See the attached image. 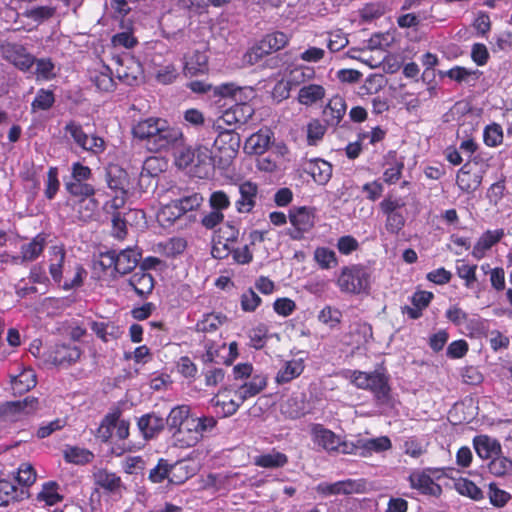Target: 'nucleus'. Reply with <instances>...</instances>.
Instances as JSON below:
<instances>
[{
	"instance_id": "obj_29",
	"label": "nucleus",
	"mask_w": 512,
	"mask_h": 512,
	"mask_svg": "<svg viewBox=\"0 0 512 512\" xmlns=\"http://www.w3.org/2000/svg\"><path fill=\"white\" fill-rule=\"evenodd\" d=\"M304 171L319 185H326L332 177V165L323 159H312L306 163Z\"/></svg>"
},
{
	"instance_id": "obj_42",
	"label": "nucleus",
	"mask_w": 512,
	"mask_h": 512,
	"mask_svg": "<svg viewBox=\"0 0 512 512\" xmlns=\"http://www.w3.org/2000/svg\"><path fill=\"white\" fill-rule=\"evenodd\" d=\"M37 384L36 374L32 368H24L18 375L13 376L11 385L14 393L23 394Z\"/></svg>"
},
{
	"instance_id": "obj_31",
	"label": "nucleus",
	"mask_w": 512,
	"mask_h": 512,
	"mask_svg": "<svg viewBox=\"0 0 512 512\" xmlns=\"http://www.w3.org/2000/svg\"><path fill=\"white\" fill-rule=\"evenodd\" d=\"M137 426L144 439L149 440L164 429V419L155 413H147L138 419Z\"/></svg>"
},
{
	"instance_id": "obj_61",
	"label": "nucleus",
	"mask_w": 512,
	"mask_h": 512,
	"mask_svg": "<svg viewBox=\"0 0 512 512\" xmlns=\"http://www.w3.org/2000/svg\"><path fill=\"white\" fill-rule=\"evenodd\" d=\"M488 470L497 477L507 475L512 471V460L499 454L490 460Z\"/></svg>"
},
{
	"instance_id": "obj_24",
	"label": "nucleus",
	"mask_w": 512,
	"mask_h": 512,
	"mask_svg": "<svg viewBox=\"0 0 512 512\" xmlns=\"http://www.w3.org/2000/svg\"><path fill=\"white\" fill-rule=\"evenodd\" d=\"M105 181L114 193L128 192V173L117 164H110L106 168Z\"/></svg>"
},
{
	"instance_id": "obj_56",
	"label": "nucleus",
	"mask_w": 512,
	"mask_h": 512,
	"mask_svg": "<svg viewBox=\"0 0 512 512\" xmlns=\"http://www.w3.org/2000/svg\"><path fill=\"white\" fill-rule=\"evenodd\" d=\"M55 103V95L52 90L41 88L37 91L34 100L31 103V110L36 111H47Z\"/></svg>"
},
{
	"instance_id": "obj_34",
	"label": "nucleus",
	"mask_w": 512,
	"mask_h": 512,
	"mask_svg": "<svg viewBox=\"0 0 512 512\" xmlns=\"http://www.w3.org/2000/svg\"><path fill=\"white\" fill-rule=\"evenodd\" d=\"M65 272L67 278L60 284L63 290L69 291L83 286L87 271L81 263L74 262L71 264L68 262Z\"/></svg>"
},
{
	"instance_id": "obj_54",
	"label": "nucleus",
	"mask_w": 512,
	"mask_h": 512,
	"mask_svg": "<svg viewBox=\"0 0 512 512\" xmlns=\"http://www.w3.org/2000/svg\"><path fill=\"white\" fill-rule=\"evenodd\" d=\"M269 328L264 323H259L248 332L249 346L260 350L264 348L268 340Z\"/></svg>"
},
{
	"instance_id": "obj_62",
	"label": "nucleus",
	"mask_w": 512,
	"mask_h": 512,
	"mask_svg": "<svg viewBox=\"0 0 512 512\" xmlns=\"http://www.w3.org/2000/svg\"><path fill=\"white\" fill-rule=\"evenodd\" d=\"M203 196L198 192H192L188 195H184L179 199H176L179 208H181V211L183 215H185L188 212L196 211L200 208V206L203 203Z\"/></svg>"
},
{
	"instance_id": "obj_35",
	"label": "nucleus",
	"mask_w": 512,
	"mask_h": 512,
	"mask_svg": "<svg viewBox=\"0 0 512 512\" xmlns=\"http://www.w3.org/2000/svg\"><path fill=\"white\" fill-rule=\"evenodd\" d=\"M63 500L64 496L60 493V485L53 480L44 482L36 495V501L44 503L46 506H54Z\"/></svg>"
},
{
	"instance_id": "obj_40",
	"label": "nucleus",
	"mask_w": 512,
	"mask_h": 512,
	"mask_svg": "<svg viewBox=\"0 0 512 512\" xmlns=\"http://www.w3.org/2000/svg\"><path fill=\"white\" fill-rule=\"evenodd\" d=\"M288 463V456L285 453L272 449L268 453H263L254 457V464L261 468L277 469L282 468Z\"/></svg>"
},
{
	"instance_id": "obj_33",
	"label": "nucleus",
	"mask_w": 512,
	"mask_h": 512,
	"mask_svg": "<svg viewBox=\"0 0 512 512\" xmlns=\"http://www.w3.org/2000/svg\"><path fill=\"white\" fill-rule=\"evenodd\" d=\"M503 236V229L485 231L474 245L472 256L477 260L482 259L486 252L497 244Z\"/></svg>"
},
{
	"instance_id": "obj_16",
	"label": "nucleus",
	"mask_w": 512,
	"mask_h": 512,
	"mask_svg": "<svg viewBox=\"0 0 512 512\" xmlns=\"http://www.w3.org/2000/svg\"><path fill=\"white\" fill-rule=\"evenodd\" d=\"M445 317L455 326L465 325L470 335L480 332L484 328L480 318H469V315L458 305L450 306L445 312Z\"/></svg>"
},
{
	"instance_id": "obj_13",
	"label": "nucleus",
	"mask_w": 512,
	"mask_h": 512,
	"mask_svg": "<svg viewBox=\"0 0 512 512\" xmlns=\"http://www.w3.org/2000/svg\"><path fill=\"white\" fill-rule=\"evenodd\" d=\"M142 257V250L137 247H127L117 252L113 249L115 271L117 276L131 273L138 265Z\"/></svg>"
},
{
	"instance_id": "obj_53",
	"label": "nucleus",
	"mask_w": 512,
	"mask_h": 512,
	"mask_svg": "<svg viewBox=\"0 0 512 512\" xmlns=\"http://www.w3.org/2000/svg\"><path fill=\"white\" fill-rule=\"evenodd\" d=\"M91 80L100 91L111 92L115 88L112 70L108 66H103L101 71L95 72Z\"/></svg>"
},
{
	"instance_id": "obj_10",
	"label": "nucleus",
	"mask_w": 512,
	"mask_h": 512,
	"mask_svg": "<svg viewBox=\"0 0 512 512\" xmlns=\"http://www.w3.org/2000/svg\"><path fill=\"white\" fill-rule=\"evenodd\" d=\"M253 115L254 108L251 104L247 102H236L222 113L217 121V128H222L220 122L229 127L246 124Z\"/></svg>"
},
{
	"instance_id": "obj_49",
	"label": "nucleus",
	"mask_w": 512,
	"mask_h": 512,
	"mask_svg": "<svg viewBox=\"0 0 512 512\" xmlns=\"http://www.w3.org/2000/svg\"><path fill=\"white\" fill-rule=\"evenodd\" d=\"M271 144V136L269 130H260L252 134L246 142V147L250 149L251 153L261 155Z\"/></svg>"
},
{
	"instance_id": "obj_55",
	"label": "nucleus",
	"mask_w": 512,
	"mask_h": 512,
	"mask_svg": "<svg viewBox=\"0 0 512 512\" xmlns=\"http://www.w3.org/2000/svg\"><path fill=\"white\" fill-rule=\"evenodd\" d=\"M314 260L321 269H331L338 265L335 252L327 247H317L314 251Z\"/></svg>"
},
{
	"instance_id": "obj_20",
	"label": "nucleus",
	"mask_w": 512,
	"mask_h": 512,
	"mask_svg": "<svg viewBox=\"0 0 512 512\" xmlns=\"http://www.w3.org/2000/svg\"><path fill=\"white\" fill-rule=\"evenodd\" d=\"M366 390L370 391L377 401L385 402L390 396L389 377L382 372L374 370L369 372Z\"/></svg>"
},
{
	"instance_id": "obj_15",
	"label": "nucleus",
	"mask_w": 512,
	"mask_h": 512,
	"mask_svg": "<svg viewBox=\"0 0 512 512\" xmlns=\"http://www.w3.org/2000/svg\"><path fill=\"white\" fill-rule=\"evenodd\" d=\"M239 198L235 201L236 211L240 214L251 213L256 206L258 185L244 181L238 185Z\"/></svg>"
},
{
	"instance_id": "obj_11",
	"label": "nucleus",
	"mask_w": 512,
	"mask_h": 512,
	"mask_svg": "<svg viewBox=\"0 0 512 512\" xmlns=\"http://www.w3.org/2000/svg\"><path fill=\"white\" fill-rule=\"evenodd\" d=\"M81 355L82 350L74 344H56L48 352L47 361L54 366L68 367L75 364Z\"/></svg>"
},
{
	"instance_id": "obj_4",
	"label": "nucleus",
	"mask_w": 512,
	"mask_h": 512,
	"mask_svg": "<svg viewBox=\"0 0 512 512\" xmlns=\"http://www.w3.org/2000/svg\"><path fill=\"white\" fill-rule=\"evenodd\" d=\"M240 147V135L233 129L221 131L213 143L214 167L227 169L235 159Z\"/></svg>"
},
{
	"instance_id": "obj_8",
	"label": "nucleus",
	"mask_w": 512,
	"mask_h": 512,
	"mask_svg": "<svg viewBox=\"0 0 512 512\" xmlns=\"http://www.w3.org/2000/svg\"><path fill=\"white\" fill-rule=\"evenodd\" d=\"M292 228L288 234L293 240H301L315 225V214L311 208L295 207L289 211Z\"/></svg>"
},
{
	"instance_id": "obj_26",
	"label": "nucleus",
	"mask_w": 512,
	"mask_h": 512,
	"mask_svg": "<svg viewBox=\"0 0 512 512\" xmlns=\"http://www.w3.org/2000/svg\"><path fill=\"white\" fill-rule=\"evenodd\" d=\"M473 447L481 459H492L502 453L500 442L488 435H477L473 439Z\"/></svg>"
},
{
	"instance_id": "obj_28",
	"label": "nucleus",
	"mask_w": 512,
	"mask_h": 512,
	"mask_svg": "<svg viewBox=\"0 0 512 512\" xmlns=\"http://www.w3.org/2000/svg\"><path fill=\"white\" fill-rule=\"evenodd\" d=\"M198 471L197 465L191 460H179L170 465L169 482L180 485L193 477Z\"/></svg>"
},
{
	"instance_id": "obj_2",
	"label": "nucleus",
	"mask_w": 512,
	"mask_h": 512,
	"mask_svg": "<svg viewBox=\"0 0 512 512\" xmlns=\"http://www.w3.org/2000/svg\"><path fill=\"white\" fill-rule=\"evenodd\" d=\"M135 138L145 141L150 152H161L182 141L183 133L177 127H172L167 120L158 117H149L138 121L132 127Z\"/></svg>"
},
{
	"instance_id": "obj_47",
	"label": "nucleus",
	"mask_w": 512,
	"mask_h": 512,
	"mask_svg": "<svg viewBox=\"0 0 512 512\" xmlns=\"http://www.w3.org/2000/svg\"><path fill=\"white\" fill-rule=\"evenodd\" d=\"M217 238L218 241L215 246L218 247V245H222V252H225L237 243L239 238V229L233 224L227 222L219 228Z\"/></svg>"
},
{
	"instance_id": "obj_25",
	"label": "nucleus",
	"mask_w": 512,
	"mask_h": 512,
	"mask_svg": "<svg viewBox=\"0 0 512 512\" xmlns=\"http://www.w3.org/2000/svg\"><path fill=\"white\" fill-rule=\"evenodd\" d=\"M128 286L131 287L140 298L146 299L154 289L155 280L149 272L138 270L128 279Z\"/></svg>"
},
{
	"instance_id": "obj_51",
	"label": "nucleus",
	"mask_w": 512,
	"mask_h": 512,
	"mask_svg": "<svg viewBox=\"0 0 512 512\" xmlns=\"http://www.w3.org/2000/svg\"><path fill=\"white\" fill-rule=\"evenodd\" d=\"M121 414V410L117 408L109 412L102 419L100 426L97 429V437L103 442H107L112 437L113 427L117 424V420L121 417Z\"/></svg>"
},
{
	"instance_id": "obj_60",
	"label": "nucleus",
	"mask_w": 512,
	"mask_h": 512,
	"mask_svg": "<svg viewBox=\"0 0 512 512\" xmlns=\"http://www.w3.org/2000/svg\"><path fill=\"white\" fill-rule=\"evenodd\" d=\"M315 76V70L312 67L298 66L292 69L288 76V84L291 86H299L306 81L311 80Z\"/></svg>"
},
{
	"instance_id": "obj_21",
	"label": "nucleus",
	"mask_w": 512,
	"mask_h": 512,
	"mask_svg": "<svg viewBox=\"0 0 512 512\" xmlns=\"http://www.w3.org/2000/svg\"><path fill=\"white\" fill-rule=\"evenodd\" d=\"M66 262V250L64 245H53L49 250V273L52 280L60 285L63 280V273Z\"/></svg>"
},
{
	"instance_id": "obj_44",
	"label": "nucleus",
	"mask_w": 512,
	"mask_h": 512,
	"mask_svg": "<svg viewBox=\"0 0 512 512\" xmlns=\"http://www.w3.org/2000/svg\"><path fill=\"white\" fill-rule=\"evenodd\" d=\"M230 254L233 260L238 264H249L253 260V254L248 245H244L243 247H235V245H233L231 249H228L224 253H222L221 249L217 246H214L212 250V255L219 259L225 258Z\"/></svg>"
},
{
	"instance_id": "obj_39",
	"label": "nucleus",
	"mask_w": 512,
	"mask_h": 512,
	"mask_svg": "<svg viewBox=\"0 0 512 512\" xmlns=\"http://www.w3.org/2000/svg\"><path fill=\"white\" fill-rule=\"evenodd\" d=\"M226 320L227 317L220 313H207L203 315L202 319L197 321L194 330L197 333L210 336L218 331Z\"/></svg>"
},
{
	"instance_id": "obj_19",
	"label": "nucleus",
	"mask_w": 512,
	"mask_h": 512,
	"mask_svg": "<svg viewBox=\"0 0 512 512\" xmlns=\"http://www.w3.org/2000/svg\"><path fill=\"white\" fill-rule=\"evenodd\" d=\"M200 342L205 350L200 357L204 365L221 362V350L226 348V342L222 338L221 334H218L215 337L203 335Z\"/></svg>"
},
{
	"instance_id": "obj_36",
	"label": "nucleus",
	"mask_w": 512,
	"mask_h": 512,
	"mask_svg": "<svg viewBox=\"0 0 512 512\" xmlns=\"http://www.w3.org/2000/svg\"><path fill=\"white\" fill-rule=\"evenodd\" d=\"M95 484L101 489L115 493L122 487L121 477L107 469H99L93 474Z\"/></svg>"
},
{
	"instance_id": "obj_27",
	"label": "nucleus",
	"mask_w": 512,
	"mask_h": 512,
	"mask_svg": "<svg viewBox=\"0 0 512 512\" xmlns=\"http://www.w3.org/2000/svg\"><path fill=\"white\" fill-rule=\"evenodd\" d=\"M267 386V376L263 373L253 374L250 380L242 384L238 389L234 391L236 398L240 401H246L258 395Z\"/></svg>"
},
{
	"instance_id": "obj_7",
	"label": "nucleus",
	"mask_w": 512,
	"mask_h": 512,
	"mask_svg": "<svg viewBox=\"0 0 512 512\" xmlns=\"http://www.w3.org/2000/svg\"><path fill=\"white\" fill-rule=\"evenodd\" d=\"M290 42V37L282 31L265 34L247 52L249 63L256 64L265 56L284 49Z\"/></svg>"
},
{
	"instance_id": "obj_59",
	"label": "nucleus",
	"mask_w": 512,
	"mask_h": 512,
	"mask_svg": "<svg viewBox=\"0 0 512 512\" xmlns=\"http://www.w3.org/2000/svg\"><path fill=\"white\" fill-rule=\"evenodd\" d=\"M162 253L168 258H175L182 254L187 248V241L182 237H173L165 243L160 244Z\"/></svg>"
},
{
	"instance_id": "obj_12",
	"label": "nucleus",
	"mask_w": 512,
	"mask_h": 512,
	"mask_svg": "<svg viewBox=\"0 0 512 512\" xmlns=\"http://www.w3.org/2000/svg\"><path fill=\"white\" fill-rule=\"evenodd\" d=\"M113 249L100 252L92 262V278L99 282H107L116 279L115 262Z\"/></svg>"
},
{
	"instance_id": "obj_48",
	"label": "nucleus",
	"mask_w": 512,
	"mask_h": 512,
	"mask_svg": "<svg viewBox=\"0 0 512 512\" xmlns=\"http://www.w3.org/2000/svg\"><path fill=\"white\" fill-rule=\"evenodd\" d=\"M76 199L75 208L78 218L83 221L92 219L99 208V201L95 196L77 197Z\"/></svg>"
},
{
	"instance_id": "obj_41",
	"label": "nucleus",
	"mask_w": 512,
	"mask_h": 512,
	"mask_svg": "<svg viewBox=\"0 0 512 512\" xmlns=\"http://www.w3.org/2000/svg\"><path fill=\"white\" fill-rule=\"evenodd\" d=\"M305 369L303 359H292L286 361L276 375L278 384H285L299 377Z\"/></svg>"
},
{
	"instance_id": "obj_46",
	"label": "nucleus",
	"mask_w": 512,
	"mask_h": 512,
	"mask_svg": "<svg viewBox=\"0 0 512 512\" xmlns=\"http://www.w3.org/2000/svg\"><path fill=\"white\" fill-rule=\"evenodd\" d=\"M392 443L388 436H381L372 439H363L361 457H369L373 452L380 453L391 449Z\"/></svg>"
},
{
	"instance_id": "obj_38",
	"label": "nucleus",
	"mask_w": 512,
	"mask_h": 512,
	"mask_svg": "<svg viewBox=\"0 0 512 512\" xmlns=\"http://www.w3.org/2000/svg\"><path fill=\"white\" fill-rule=\"evenodd\" d=\"M438 74L441 78L448 77L450 80L461 84L463 82L477 81L481 77L482 72L478 69L473 70L456 65L447 71H439Z\"/></svg>"
},
{
	"instance_id": "obj_64",
	"label": "nucleus",
	"mask_w": 512,
	"mask_h": 512,
	"mask_svg": "<svg viewBox=\"0 0 512 512\" xmlns=\"http://www.w3.org/2000/svg\"><path fill=\"white\" fill-rule=\"evenodd\" d=\"M183 216V213L181 211V208H179L177 202L175 200H172L170 203L164 205L159 213L158 218L163 224L171 225L176 220L181 218Z\"/></svg>"
},
{
	"instance_id": "obj_37",
	"label": "nucleus",
	"mask_w": 512,
	"mask_h": 512,
	"mask_svg": "<svg viewBox=\"0 0 512 512\" xmlns=\"http://www.w3.org/2000/svg\"><path fill=\"white\" fill-rule=\"evenodd\" d=\"M410 481L411 486L422 494L439 496L442 493L441 486L435 483L431 476L424 472L411 475Z\"/></svg>"
},
{
	"instance_id": "obj_32",
	"label": "nucleus",
	"mask_w": 512,
	"mask_h": 512,
	"mask_svg": "<svg viewBox=\"0 0 512 512\" xmlns=\"http://www.w3.org/2000/svg\"><path fill=\"white\" fill-rule=\"evenodd\" d=\"M183 72L186 76H196L208 71V56L205 52L195 50L184 56Z\"/></svg>"
},
{
	"instance_id": "obj_30",
	"label": "nucleus",
	"mask_w": 512,
	"mask_h": 512,
	"mask_svg": "<svg viewBox=\"0 0 512 512\" xmlns=\"http://www.w3.org/2000/svg\"><path fill=\"white\" fill-rule=\"evenodd\" d=\"M38 399L35 397H25L23 400L8 401L1 405L0 411L4 416H15L18 414H30L37 410Z\"/></svg>"
},
{
	"instance_id": "obj_14",
	"label": "nucleus",
	"mask_w": 512,
	"mask_h": 512,
	"mask_svg": "<svg viewBox=\"0 0 512 512\" xmlns=\"http://www.w3.org/2000/svg\"><path fill=\"white\" fill-rule=\"evenodd\" d=\"M310 433L314 444L318 445L328 453L338 452L340 449V436L332 430L319 423L310 427Z\"/></svg>"
},
{
	"instance_id": "obj_3",
	"label": "nucleus",
	"mask_w": 512,
	"mask_h": 512,
	"mask_svg": "<svg viewBox=\"0 0 512 512\" xmlns=\"http://www.w3.org/2000/svg\"><path fill=\"white\" fill-rule=\"evenodd\" d=\"M336 285L342 293L359 295L368 293L371 271L363 264H351L341 268Z\"/></svg>"
},
{
	"instance_id": "obj_17",
	"label": "nucleus",
	"mask_w": 512,
	"mask_h": 512,
	"mask_svg": "<svg viewBox=\"0 0 512 512\" xmlns=\"http://www.w3.org/2000/svg\"><path fill=\"white\" fill-rule=\"evenodd\" d=\"M347 110L345 99L339 95H335L329 99L323 108V121L328 127L337 128L344 118Z\"/></svg>"
},
{
	"instance_id": "obj_63",
	"label": "nucleus",
	"mask_w": 512,
	"mask_h": 512,
	"mask_svg": "<svg viewBox=\"0 0 512 512\" xmlns=\"http://www.w3.org/2000/svg\"><path fill=\"white\" fill-rule=\"evenodd\" d=\"M64 131L66 134H69L73 139L74 143L82 148H85V144L88 141V134L84 131L82 125L74 120L66 123L64 127Z\"/></svg>"
},
{
	"instance_id": "obj_22",
	"label": "nucleus",
	"mask_w": 512,
	"mask_h": 512,
	"mask_svg": "<svg viewBox=\"0 0 512 512\" xmlns=\"http://www.w3.org/2000/svg\"><path fill=\"white\" fill-rule=\"evenodd\" d=\"M90 329L103 343L116 341L123 335L124 331L120 325L114 321H96L90 322Z\"/></svg>"
},
{
	"instance_id": "obj_18",
	"label": "nucleus",
	"mask_w": 512,
	"mask_h": 512,
	"mask_svg": "<svg viewBox=\"0 0 512 512\" xmlns=\"http://www.w3.org/2000/svg\"><path fill=\"white\" fill-rule=\"evenodd\" d=\"M30 493L26 487H21L15 482L0 479V506H9L29 498Z\"/></svg>"
},
{
	"instance_id": "obj_43",
	"label": "nucleus",
	"mask_w": 512,
	"mask_h": 512,
	"mask_svg": "<svg viewBox=\"0 0 512 512\" xmlns=\"http://www.w3.org/2000/svg\"><path fill=\"white\" fill-rule=\"evenodd\" d=\"M326 91L322 85L308 84L302 86L298 91V102L305 106H312L325 97Z\"/></svg>"
},
{
	"instance_id": "obj_6",
	"label": "nucleus",
	"mask_w": 512,
	"mask_h": 512,
	"mask_svg": "<svg viewBox=\"0 0 512 512\" xmlns=\"http://www.w3.org/2000/svg\"><path fill=\"white\" fill-rule=\"evenodd\" d=\"M487 165L481 163L479 156L465 162L456 173V185L466 194L474 193L482 184Z\"/></svg>"
},
{
	"instance_id": "obj_52",
	"label": "nucleus",
	"mask_w": 512,
	"mask_h": 512,
	"mask_svg": "<svg viewBox=\"0 0 512 512\" xmlns=\"http://www.w3.org/2000/svg\"><path fill=\"white\" fill-rule=\"evenodd\" d=\"M127 199L128 192L114 193V196L111 199L107 200L102 206L104 214L107 216H113L126 213L124 210L126 209L125 205Z\"/></svg>"
},
{
	"instance_id": "obj_57",
	"label": "nucleus",
	"mask_w": 512,
	"mask_h": 512,
	"mask_svg": "<svg viewBox=\"0 0 512 512\" xmlns=\"http://www.w3.org/2000/svg\"><path fill=\"white\" fill-rule=\"evenodd\" d=\"M455 489L463 496H467L473 500H481L483 498L482 490L471 480L460 478L455 482Z\"/></svg>"
},
{
	"instance_id": "obj_9",
	"label": "nucleus",
	"mask_w": 512,
	"mask_h": 512,
	"mask_svg": "<svg viewBox=\"0 0 512 512\" xmlns=\"http://www.w3.org/2000/svg\"><path fill=\"white\" fill-rule=\"evenodd\" d=\"M3 57L17 69L27 72L34 65L36 58L18 43H6L2 46Z\"/></svg>"
},
{
	"instance_id": "obj_1",
	"label": "nucleus",
	"mask_w": 512,
	"mask_h": 512,
	"mask_svg": "<svg viewBox=\"0 0 512 512\" xmlns=\"http://www.w3.org/2000/svg\"><path fill=\"white\" fill-rule=\"evenodd\" d=\"M167 424L172 433L173 445L180 449L195 447L208 432L217 425L213 416L197 417L189 405H178L171 409Z\"/></svg>"
},
{
	"instance_id": "obj_23",
	"label": "nucleus",
	"mask_w": 512,
	"mask_h": 512,
	"mask_svg": "<svg viewBox=\"0 0 512 512\" xmlns=\"http://www.w3.org/2000/svg\"><path fill=\"white\" fill-rule=\"evenodd\" d=\"M434 6L430 5L428 10H421L418 13H406L397 17L396 23L399 28H417L419 25L433 24L437 21L433 15Z\"/></svg>"
},
{
	"instance_id": "obj_50",
	"label": "nucleus",
	"mask_w": 512,
	"mask_h": 512,
	"mask_svg": "<svg viewBox=\"0 0 512 512\" xmlns=\"http://www.w3.org/2000/svg\"><path fill=\"white\" fill-rule=\"evenodd\" d=\"M503 127L496 122L486 125L483 129V143L489 148H496L503 144Z\"/></svg>"
},
{
	"instance_id": "obj_5",
	"label": "nucleus",
	"mask_w": 512,
	"mask_h": 512,
	"mask_svg": "<svg viewBox=\"0 0 512 512\" xmlns=\"http://www.w3.org/2000/svg\"><path fill=\"white\" fill-rule=\"evenodd\" d=\"M92 169L81 162H73L70 176L64 180L66 192L73 198L95 196L96 188L89 182L92 178Z\"/></svg>"
},
{
	"instance_id": "obj_58",
	"label": "nucleus",
	"mask_w": 512,
	"mask_h": 512,
	"mask_svg": "<svg viewBox=\"0 0 512 512\" xmlns=\"http://www.w3.org/2000/svg\"><path fill=\"white\" fill-rule=\"evenodd\" d=\"M37 478V473L32 464L30 463H22L17 469V475L15 480L18 482V485L21 487H26L29 490V487L32 486Z\"/></svg>"
},
{
	"instance_id": "obj_45",
	"label": "nucleus",
	"mask_w": 512,
	"mask_h": 512,
	"mask_svg": "<svg viewBox=\"0 0 512 512\" xmlns=\"http://www.w3.org/2000/svg\"><path fill=\"white\" fill-rule=\"evenodd\" d=\"M46 238L43 234H37L29 243L23 244L20 249L22 259L27 262L36 260L44 251Z\"/></svg>"
}]
</instances>
